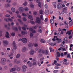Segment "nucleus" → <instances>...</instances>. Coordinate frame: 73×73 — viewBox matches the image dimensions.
<instances>
[{"instance_id": "obj_1", "label": "nucleus", "mask_w": 73, "mask_h": 73, "mask_svg": "<svg viewBox=\"0 0 73 73\" xmlns=\"http://www.w3.org/2000/svg\"><path fill=\"white\" fill-rule=\"evenodd\" d=\"M40 17L42 20H41L40 17H36V23H38V24H39L42 25V24L44 23L43 21H44V19L43 15H40Z\"/></svg>"}, {"instance_id": "obj_2", "label": "nucleus", "mask_w": 73, "mask_h": 73, "mask_svg": "<svg viewBox=\"0 0 73 73\" xmlns=\"http://www.w3.org/2000/svg\"><path fill=\"white\" fill-rule=\"evenodd\" d=\"M40 0H36V3H37L38 4V6L39 7L41 8V3L40 2Z\"/></svg>"}, {"instance_id": "obj_3", "label": "nucleus", "mask_w": 73, "mask_h": 73, "mask_svg": "<svg viewBox=\"0 0 73 73\" xmlns=\"http://www.w3.org/2000/svg\"><path fill=\"white\" fill-rule=\"evenodd\" d=\"M19 11L21 12H24V8L23 7H19L18 9Z\"/></svg>"}, {"instance_id": "obj_4", "label": "nucleus", "mask_w": 73, "mask_h": 73, "mask_svg": "<svg viewBox=\"0 0 73 73\" xmlns=\"http://www.w3.org/2000/svg\"><path fill=\"white\" fill-rule=\"evenodd\" d=\"M22 41L23 43L26 44L27 42V39L25 38H23Z\"/></svg>"}, {"instance_id": "obj_5", "label": "nucleus", "mask_w": 73, "mask_h": 73, "mask_svg": "<svg viewBox=\"0 0 73 73\" xmlns=\"http://www.w3.org/2000/svg\"><path fill=\"white\" fill-rule=\"evenodd\" d=\"M29 30L30 31L32 32V33H36V31L35 30L33 29L32 28H30Z\"/></svg>"}, {"instance_id": "obj_6", "label": "nucleus", "mask_w": 73, "mask_h": 73, "mask_svg": "<svg viewBox=\"0 0 73 73\" xmlns=\"http://www.w3.org/2000/svg\"><path fill=\"white\" fill-rule=\"evenodd\" d=\"M4 20L6 22H8L9 21H12V19L11 18H8V19H4Z\"/></svg>"}, {"instance_id": "obj_7", "label": "nucleus", "mask_w": 73, "mask_h": 73, "mask_svg": "<svg viewBox=\"0 0 73 73\" xmlns=\"http://www.w3.org/2000/svg\"><path fill=\"white\" fill-rule=\"evenodd\" d=\"M42 53L43 54H48V51L47 50H43L42 51Z\"/></svg>"}, {"instance_id": "obj_8", "label": "nucleus", "mask_w": 73, "mask_h": 73, "mask_svg": "<svg viewBox=\"0 0 73 73\" xmlns=\"http://www.w3.org/2000/svg\"><path fill=\"white\" fill-rule=\"evenodd\" d=\"M3 43L4 45L5 44V45H8L9 42L7 40H5L3 41Z\"/></svg>"}, {"instance_id": "obj_9", "label": "nucleus", "mask_w": 73, "mask_h": 73, "mask_svg": "<svg viewBox=\"0 0 73 73\" xmlns=\"http://www.w3.org/2000/svg\"><path fill=\"white\" fill-rule=\"evenodd\" d=\"M66 10H67L65 8H64L63 10V11L61 12V14H64V13H66V11L65 12V11H66Z\"/></svg>"}, {"instance_id": "obj_10", "label": "nucleus", "mask_w": 73, "mask_h": 73, "mask_svg": "<svg viewBox=\"0 0 73 73\" xmlns=\"http://www.w3.org/2000/svg\"><path fill=\"white\" fill-rule=\"evenodd\" d=\"M71 32H72V30H70L69 31H67L66 32V35H70V34H71Z\"/></svg>"}, {"instance_id": "obj_11", "label": "nucleus", "mask_w": 73, "mask_h": 73, "mask_svg": "<svg viewBox=\"0 0 73 73\" xmlns=\"http://www.w3.org/2000/svg\"><path fill=\"white\" fill-rule=\"evenodd\" d=\"M57 7L58 9L60 10L61 9L62 7L60 5L58 4L57 5Z\"/></svg>"}, {"instance_id": "obj_12", "label": "nucleus", "mask_w": 73, "mask_h": 73, "mask_svg": "<svg viewBox=\"0 0 73 73\" xmlns=\"http://www.w3.org/2000/svg\"><path fill=\"white\" fill-rule=\"evenodd\" d=\"M26 50L27 49H26V48H25V47H24L22 48V51L23 52H25L26 51Z\"/></svg>"}, {"instance_id": "obj_13", "label": "nucleus", "mask_w": 73, "mask_h": 73, "mask_svg": "<svg viewBox=\"0 0 73 73\" xmlns=\"http://www.w3.org/2000/svg\"><path fill=\"white\" fill-rule=\"evenodd\" d=\"M39 13L40 15H43L44 13V10L42 9L40 10L39 11Z\"/></svg>"}, {"instance_id": "obj_14", "label": "nucleus", "mask_w": 73, "mask_h": 73, "mask_svg": "<svg viewBox=\"0 0 73 73\" xmlns=\"http://www.w3.org/2000/svg\"><path fill=\"white\" fill-rule=\"evenodd\" d=\"M30 53L31 55H33L34 54V50H31L30 52Z\"/></svg>"}, {"instance_id": "obj_15", "label": "nucleus", "mask_w": 73, "mask_h": 73, "mask_svg": "<svg viewBox=\"0 0 73 73\" xmlns=\"http://www.w3.org/2000/svg\"><path fill=\"white\" fill-rule=\"evenodd\" d=\"M27 33L28 32L27 31H26L25 32H24V31H22L21 32V33L23 35H25V34H27Z\"/></svg>"}, {"instance_id": "obj_16", "label": "nucleus", "mask_w": 73, "mask_h": 73, "mask_svg": "<svg viewBox=\"0 0 73 73\" xmlns=\"http://www.w3.org/2000/svg\"><path fill=\"white\" fill-rule=\"evenodd\" d=\"M6 37L7 38H9V33L8 32H6Z\"/></svg>"}, {"instance_id": "obj_17", "label": "nucleus", "mask_w": 73, "mask_h": 73, "mask_svg": "<svg viewBox=\"0 0 73 73\" xmlns=\"http://www.w3.org/2000/svg\"><path fill=\"white\" fill-rule=\"evenodd\" d=\"M33 19H32L30 21V22L31 23V24H34L35 23V22H34V21H33Z\"/></svg>"}, {"instance_id": "obj_18", "label": "nucleus", "mask_w": 73, "mask_h": 73, "mask_svg": "<svg viewBox=\"0 0 73 73\" xmlns=\"http://www.w3.org/2000/svg\"><path fill=\"white\" fill-rule=\"evenodd\" d=\"M64 25H65L66 27L68 26V23L67 21H64Z\"/></svg>"}, {"instance_id": "obj_19", "label": "nucleus", "mask_w": 73, "mask_h": 73, "mask_svg": "<svg viewBox=\"0 0 73 73\" xmlns=\"http://www.w3.org/2000/svg\"><path fill=\"white\" fill-rule=\"evenodd\" d=\"M49 10H45V15H48L49 14Z\"/></svg>"}, {"instance_id": "obj_20", "label": "nucleus", "mask_w": 73, "mask_h": 73, "mask_svg": "<svg viewBox=\"0 0 73 73\" xmlns=\"http://www.w3.org/2000/svg\"><path fill=\"white\" fill-rule=\"evenodd\" d=\"M50 45L51 46H54V45H56V43H50Z\"/></svg>"}, {"instance_id": "obj_21", "label": "nucleus", "mask_w": 73, "mask_h": 73, "mask_svg": "<svg viewBox=\"0 0 73 73\" xmlns=\"http://www.w3.org/2000/svg\"><path fill=\"white\" fill-rule=\"evenodd\" d=\"M56 57H60V52H58L57 53L56 55Z\"/></svg>"}, {"instance_id": "obj_22", "label": "nucleus", "mask_w": 73, "mask_h": 73, "mask_svg": "<svg viewBox=\"0 0 73 73\" xmlns=\"http://www.w3.org/2000/svg\"><path fill=\"white\" fill-rule=\"evenodd\" d=\"M11 10L13 12H15V11L16 10V9H15L14 7H12L11 8Z\"/></svg>"}, {"instance_id": "obj_23", "label": "nucleus", "mask_w": 73, "mask_h": 73, "mask_svg": "<svg viewBox=\"0 0 73 73\" xmlns=\"http://www.w3.org/2000/svg\"><path fill=\"white\" fill-rule=\"evenodd\" d=\"M67 58H70V59H72V58H71V56H70V54H67Z\"/></svg>"}, {"instance_id": "obj_24", "label": "nucleus", "mask_w": 73, "mask_h": 73, "mask_svg": "<svg viewBox=\"0 0 73 73\" xmlns=\"http://www.w3.org/2000/svg\"><path fill=\"white\" fill-rule=\"evenodd\" d=\"M5 6L6 7H11V4L9 3L6 4Z\"/></svg>"}, {"instance_id": "obj_25", "label": "nucleus", "mask_w": 73, "mask_h": 73, "mask_svg": "<svg viewBox=\"0 0 73 73\" xmlns=\"http://www.w3.org/2000/svg\"><path fill=\"white\" fill-rule=\"evenodd\" d=\"M16 70V68H13L11 69L10 70V72H13L14 71H15Z\"/></svg>"}, {"instance_id": "obj_26", "label": "nucleus", "mask_w": 73, "mask_h": 73, "mask_svg": "<svg viewBox=\"0 0 73 73\" xmlns=\"http://www.w3.org/2000/svg\"><path fill=\"white\" fill-rule=\"evenodd\" d=\"M13 46V49H12V50H13V49H15V50H16L17 49V46H16V45H15V46Z\"/></svg>"}, {"instance_id": "obj_27", "label": "nucleus", "mask_w": 73, "mask_h": 73, "mask_svg": "<svg viewBox=\"0 0 73 73\" xmlns=\"http://www.w3.org/2000/svg\"><path fill=\"white\" fill-rule=\"evenodd\" d=\"M40 42H42V43H45V40L42 39L40 40Z\"/></svg>"}, {"instance_id": "obj_28", "label": "nucleus", "mask_w": 73, "mask_h": 73, "mask_svg": "<svg viewBox=\"0 0 73 73\" xmlns=\"http://www.w3.org/2000/svg\"><path fill=\"white\" fill-rule=\"evenodd\" d=\"M50 23L52 24H53L54 23V21L53 19H51L50 20Z\"/></svg>"}, {"instance_id": "obj_29", "label": "nucleus", "mask_w": 73, "mask_h": 73, "mask_svg": "<svg viewBox=\"0 0 73 73\" xmlns=\"http://www.w3.org/2000/svg\"><path fill=\"white\" fill-rule=\"evenodd\" d=\"M1 60L3 62H5L6 61V59L5 58H2L1 59Z\"/></svg>"}, {"instance_id": "obj_30", "label": "nucleus", "mask_w": 73, "mask_h": 73, "mask_svg": "<svg viewBox=\"0 0 73 73\" xmlns=\"http://www.w3.org/2000/svg\"><path fill=\"white\" fill-rule=\"evenodd\" d=\"M32 46H33V44L32 43H30L29 44V48H30V47L31 48Z\"/></svg>"}, {"instance_id": "obj_31", "label": "nucleus", "mask_w": 73, "mask_h": 73, "mask_svg": "<svg viewBox=\"0 0 73 73\" xmlns=\"http://www.w3.org/2000/svg\"><path fill=\"white\" fill-rule=\"evenodd\" d=\"M13 52H11L10 54L8 55V56H9V57H11V56H13Z\"/></svg>"}, {"instance_id": "obj_32", "label": "nucleus", "mask_w": 73, "mask_h": 73, "mask_svg": "<svg viewBox=\"0 0 73 73\" xmlns=\"http://www.w3.org/2000/svg\"><path fill=\"white\" fill-rule=\"evenodd\" d=\"M52 4H53L54 6V7L55 8H57V6H56V3L53 2Z\"/></svg>"}, {"instance_id": "obj_33", "label": "nucleus", "mask_w": 73, "mask_h": 73, "mask_svg": "<svg viewBox=\"0 0 73 73\" xmlns=\"http://www.w3.org/2000/svg\"><path fill=\"white\" fill-rule=\"evenodd\" d=\"M24 10L26 11H27L29 10V8L28 7H25L24 8Z\"/></svg>"}, {"instance_id": "obj_34", "label": "nucleus", "mask_w": 73, "mask_h": 73, "mask_svg": "<svg viewBox=\"0 0 73 73\" xmlns=\"http://www.w3.org/2000/svg\"><path fill=\"white\" fill-rule=\"evenodd\" d=\"M33 34L31 33H30V36L31 38H32V37H33Z\"/></svg>"}, {"instance_id": "obj_35", "label": "nucleus", "mask_w": 73, "mask_h": 73, "mask_svg": "<svg viewBox=\"0 0 73 73\" xmlns=\"http://www.w3.org/2000/svg\"><path fill=\"white\" fill-rule=\"evenodd\" d=\"M22 71L23 72H26V69L25 68H23L22 69Z\"/></svg>"}, {"instance_id": "obj_36", "label": "nucleus", "mask_w": 73, "mask_h": 73, "mask_svg": "<svg viewBox=\"0 0 73 73\" xmlns=\"http://www.w3.org/2000/svg\"><path fill=\"white\" fill-rule=\"evenodd\" d=\"M11 1H12L11 0H6V2H7V3H11Z\"/></svg>"}, {"instance_id": "obj_37", "label": "nucleus", "mask_w": 73, "mask_h": 73, "mask_svg": "<svg viewBox=\"0 0 73 73\" xmlns=\"http://www.w3.org/2000/svg\"><path fill=\"white\" fill-rule=\"evenodd\" d=\"M22 68L23 69H26L27 68V67L26 66L24 65L22 66Z\"/></svg>"}, {"instance_id": "obj_38", "label": "nucleus", "mask_w": 73, "mask_h": 73, "mask_svg": "<svg viewBox=\"0 0 73 73\" xmlns=\"http://www.w3.org/2000/svg\"><path fill=\"white\" fill-rule=\"evenodd\" d=\"M56 38H57V36H54V38H53V39H52V41H56V39H55V38H56Z\"/></svg>"}, {"instance_id": "obj_39", "label": "nucleus", "mask_w": 73, "mask_h": 73, "mask_svg": "<svg viewBox=\"0 0 73 73\" xmlns=\"http://www.w3.org/2000/svg\"><path fill=\"white\" fill-rule=\"evenodd\" d=\"M58 70H55L54 71L53 73H58Z\"/></svg>"}, {"instance_id": "obj_40", "label": "nucleus", "mask_w": 73, "mask_h": 73, "mask_svg": "<svg viewBox=\"0 0 73 73\" xmlns=\"http://www.w3.org/2000/svg\"><path fill=\"white\" fill-rule=\"evenodd\" d=\"M73 22H72V20H71L69 22V24L70 25H72L73 24Z\"/></svg>"}, {"instance_id": "obj_41", "label": "nucleus", "mask_w": 73, "mask_h": 73, "mask_svg": "<svg viewBox=\"0 0 73 73\" xmlns=\"http://www.w3.org/2000/svg\"><path fill=\"white\" fill-rule=\"evenodd\" d=\"M33 14L35 16V15H37V12H36V11H34L33 13Z\"/></svg>"}, {"instance_id": "obj_42", "label": "nucleus", "mask_w": 73, "mask_h": 73, "mask_svg": "<svg viewBox=\"0 0 73 73\" xmlns=\"http://www.w3.org/2000/svg\"><path fill=\"white\" fill-rule=\"evenodd\" d=\"M20 56V54H18L16 56V58H19V57Z\"/></svg>"}, {"instance_id": "obj_43", "label": "nucleus", "mask_w": 73, "mask_h": 73, "mask_svg": "<svg viewBox=\"0 0 73 73\" xmlns=\"http://www.w3.org/2000/svg\"><path fill=\"white\" fill-rule=\"evenodd\" d=\"M32 16L31 15H29L28 16V18L29 19H32Z\"/></svg>"}, {"instance_id": "obj_44", "label": "nucleus", "mask_w": 73, "mask_h": 73, "mask_svg": "<svg viewBox=\"0 0 73 73\" xmlns=\"http://www.w3.org/2000/svg\"><path fill=\"white\" fill-rule=\"evenodd\" d=\"M61 50L62 51H66V49H65V48H61Z\"/></svg>"}, {"instance_id": "obj_45", "label": "nucleus", "mask_w": 73, "mask_h": 73, "mask_svg": "<svg viewBox=\"0 0 73 73\" xmlns=\"http://www.w3.org/2000/svg\"><path fill=\"white\" fill-rule=\"evenodd\" d=\"M38 31L39 32H40V33H42V30L40 29H38Z\"/></svg>"}, {"instance_id": "obj_46", "label": "nucleus", "mask_w": 73, "mask_h": 73, "mask_svg": "<svg viewBox=\"0 0 73 73\" xmlns=\"http://www.w3.org/2000/svg\"><path fill=\"white\" fill-rule=\"evenodd\" d=\"M22 15L23 16H25L26 17L27 16V15H26V14H25V13H22Z\"/></svg>"}, {"instance_id": "obj_47", "label": "nucleus", "mask_w": 73, "mask_h": 73, "mask_svg": "<svg viewBox=\"0 0 73 73\" xmlns=\"http://www.w3.org/2000/svg\"><path fill=\"white\" fill-rule=\"evenodd\" d=\"M23 20L24 21H27V18L25 17H24L23 18Z\"/></svg>"}, {"instance_id": "obj_48", "label": "nucleus", "mask_w": 73, "mask_h": 73, "mask_svg": "<svg viewBox=\"0 0 73 73\" xmlns=\"http://www.w3.org/2000/svg\"><path fill=\"white\" fill-rule=\"evenodd\" d=\"M30 7L32 8H34V5H33V4H31Z\"/></svg>"}, {"instance_id": "obj_49", "label": "nucleus", "mask_w": 73, "mask_h": 73, "mask_svg": "<svg viewBox=\"0 0 73 73\" xmlns=\"http://www.w3.org/2000/svg\"><path fill=\"white\" fill-rule=\"evenodd\" d=\"M27 5V2H25L24 3H23V5L26 6Z\"/></svg>"}, {"instance_id": "obj_50", "label": "nucleus", "mask_w": 73, "mask_h": 73, "mask_svg": "<svg viewBox=\"0 0 73 73\" xmlns=\"http://www.w3.org/2000/svg\"><path fill=\"white\" fill-rule=\"evenodd\" d=\"M42 54H40L38 55V56L39 57H42Z\"/></svg>"}, {"instance_id": "obj_51", "label": "nucleus", "mask_w": 73, "mask_h": 73, "mask_svg": "<svg viewBox=\"0 0 73 73\" xmlns=\"http://www.w3.org/2000/svg\"><path fill=\"white\" fill-rule=\"evenodd\" d=\"M17 16L18 18H19V19H21V16L20 15H17Z\"/></svg>"}, {"instance_id": "obj_52", "label": "nucleus", "mask_w": 73, "mask_h": 73, "mask_svg": "<svg viewBox=\"0 0 73 73\" xmlns=\"http://www.w3.org/2000/svg\"><path fill=\"white\" fill-rule=\"evenodd\" d=\"M11 36H15V33H12L11 34Z\"/></svg>"}, {"instance_id": "obj_53", "label": "nucleus", "mask_w": 73, "mask_h": 73, "mask_svg": "<svg viewBox=\"0 0 73 73\" xmlns=\"http://www.w3.org/2000/svg\"><path fill=\"white\" fill-rule=\"evenodd\" d=\"M44 7L46 8H48V5L47 4H45Z\"/></svg>"}, {"instance_id": "obj_54", "label": "nucleus", "mask_w": 73, "mask_h": 73, "mask_svg": "<svg viewBox=\"0 0 73 73\" xmlns=\"http://www.w3.org/2000/svg\"><path fill=\"white\" fill-rule=\"evenodd\" d=\"M55 65H57V66H61V64H58V63H56L55 64Z\"/></svg>"}, {"instance_id": "obj_55", "label": "nucleus", "mask_w": 73, "mask_h": 73, "mask_svg": "<svg viewBox=\"0 0 73 73\" xmlns=\"http://www.w3.org/2000/svg\"><path fill=\"white\" fill-rule=\"evenodd\" d=\"M6 17H11V15H9L7 14L6 15Z\"/></svg>"}, {"instance_id": "obj_56", "label": "nucleus", "mask_w": 73, "mask_h": 73, "mask_svg": "<svg viewBox=\"0 0 73 73\" xmlns=\"http://www.w3.org/2000/svg\"><path fill=\"white\" fill-rule=\"evenodd\" d=\"M16 45V42L14 41L13 42V46H15Z\"/></svg>"}, {"instance_id": "obj_57", "label": "nucleus", "mask_w": 73, "mask_h": 73, "mask_svg": "<svg viewBox=\"0 0 73 73\" xmlns=\"http://www.w3.org/2000/svg\"><path fill=\"white\" fill-rule=\"evenodd\" d=\"M67 54H68V52H65L64 53V55L65 56Z\"/></svg>"}, {"instance_id": "obj_58", "label": "nucleus", "mask_w": 73, "mask_h": 73, "mask_svg": "<svg viewBox=\"0 0 73 73\" xmlns=\"http://www.w3.org/2000/svg\"><path fill=\"white\" fill-rule=\"evenodd\" d=\"M41 51H42V49H41L39 50L38 53H41Z\"/></svg>"}, {"instance_id": "obj_59", "label": "nucleus", "mask_w": 73, "mask_h": 73, "mask_svg": "<svg viewBox=\"0 0 73 73\" xmlns=\"http://www.w3.org/2000/svg\"><path fill=\"white\" fill-rule=\"evenodd\" d=\"M17 71H20V67H18L17 68Z\"/></svg>"}, {"instance_id": "obj_60", "label": "nucleus", "mask_w": 73, "mask_h": 73, "mask_svg": "<svg viewBox=\"0 0 73 73\" xmlns=\"http://www.w3.org/2000/svg\"><path fill=\"white\" fill-rule=\"evenodd\" d=\"M55 68L56 69H57L59 68V67H58V66H56L55 67Z\"/></svg>"}, {"instance_id": "obj_61", "label": "nucleus", "mask_w": 73, "mask_h": 73, "mask_svg": "<svg viewBox=\"0 0 73 73\" xmlns=\"http://www.w3.org/2000/svg\"><path fill=\"white\" fill-rule=\"evenodd\" d=\"M34 45L35 46H37L38 45H37V44L36 43H34Z\"/></svg>"}, {"instance_id": "obj_62", "label": "nucleus", "mask_w": 73, "mask_h": 73, "mask_svg": "<svg viewBox=\"0 0 73 73\" xmlns=\"http://www.w3.org/2000/svg\"><path fill=\"white\" fill-rule=\"evenodd\" d=\"M1 64H2V65H5V62H1Z\"/></svg>"}, {"instance_id": "obj_63", "label": "nucleus", "mask_w": 73, "mask_h": 73, "mask_svg": "<svg viewBox=\"0 0 73 73\" xmlns=\"http://www.w3.org/2000/svg\"><path fill=\"white\" fill-rule=\"evenodd\" d=\"M61 39H59V40L58 42V43H59V42H61Z\"/></svg>"}, {"instance_id": "obj_64", "label": "nucleus", "mask_w": 73, "mask_h": 73, "mask_svg": "<svg viewBox=\"0 0 73 73\" xmlns=\"http://www.w3.org/2000/svg\"><path fill=\"white\" fill-rule=\"evenodd\" d=\"M64 41H67V38H64Z\"/></svg>"}]
</instances>
